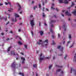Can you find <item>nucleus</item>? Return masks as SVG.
Masks as SVG:
<instances>
[{"mask_svg": "<svg viewBox=\"0 0 76 76\" xmlns=\"http://www.w3.org/2000/svg\"><path fill=\"white\" fill-rule=\"evenodd\" d=\"M18 74H19L20 75H21L22 76H24V74H23V73L20 72L18 73Z\"/></svg>", "mask_w": 76, "mask_h": 76, "instance_id": "nucleus-19", "label": "nucleus"}, {"mask_svg": "<svg viewBox=\"0 0 76 76\" xmlns=\"http://www.w3.org/2000/svg\"><path fill=\"white\" fill-rule=\"evenodd\" d=\"M30 23L32 27H33L34 25V18H33L30 21Z\"/></svg>", "mask_w": 76, "mask_h": 76, "instance_id": "nucleus-8", "label": "nucleus"}, {"mask_svg": "<svg viewBox=\"0 0 76 76\" xmlns=\"http://www.w3.org/2000/svg\"><path fill=\"white\" fill-rule=\"evenodd\" d=\"M73 61H74V62H76V53L75 54V55L74 56Z\"/></svg>", "mask_w": 76, "mask_h": 76, "instance_id": "nucleus-15", "label": "nucleus"}, {"mask_svg": "<svg viewBox=\"0 0 76 76\" xmlns=\"http://www.w3.org/2000/svg\"><path fill=\"white\" fill-rule=\"evenodd\" d=\"M21 54L22 55H24L23 53H21Z\"/></svg>", "mask_w": 76, "mask_h": 76, "instance_id": "nucleus-61", "label": "nucleus"}, {"mask_svg": "<svg viewBox=\"0 0 76 76\" xmlns=\"http://www.w3.org/2000/svg\"><path fill=\"white\" fill-rule=\"evenodd\" d=\"M8 16H9L8 18H9H9H10V15H9V14H8Z\"/></svg>", "mask_w": 76, "mask_h": 76, "instance_id": "nucleus-45", "label": "nucleus"}, {"mask_svg": "<svg viewBox=\"0 0 76 76\" xmlns=\"http://www.w3.org/2000/svg\"><path fill=\"white\" fill-rule=\"evenodd\" d=\"M58 37L59 38H60V34H58Z\"/></svg>", "mask_w": 76, "mask_h": 76, "instance_id": "nucleus-44", "label": "nucleus"}, {"mask_svg": "<svg viewBox=\"0 0 76 76\" xmlns=\"http://www.w3.org/2000/svg\"><path fill=\"white\" fill-rule=\"evenodd\" d=\"M66 24H64V26H63V28H64V31H66Z\"/></svg>", "mask_w": 76, "mask_h": 76, "instance_id": "nucleus-11", "label": "nucleus"}, {"mask_svg": "<svg viewBox=\"0 0 76 76\" xmlns=\"http://www.w3.org/2000/svg\"><path fill=\"white\" fill-rule=\"evenodd\" d=\"M75 5V4L73 2H72V4L71 5L70 7H72V6H73Z\"/></svg>", "mask_w": 76, "mask_h": 76, "instance_id": "nucleus-26", "label": "nucleus"}, {"mask_svg": "<svg viewBox=\"0 0 76 76\" xmlns=\"http://www.w3.org/2000/svg\"><path fill=\"white\" fill-rule=\"evenodd\" d=\"M31 34L32 35V36L33 37V36H34V33H33V32L31 31Z\"/></svg>", "mask_w": 76, "mask_h": 76, "instance_id": "nucleus-39", "label": "nucleus"}, {"mask_svg": "<svg viewBox=\"0 0 76 76\" xmlns=\"http://www.w3.org/2000/svg\"><path fill=\"white\" fill-rule=\"evenodd\" d=\"M21 60L22 61L21 62V63L22 64H24L25 63V58H23L22 57H21Z\"/></svg>", "mask_w": 76, "mask_h": 76, "instance_id": "nucleus-9", "label": "nucleus"}, {"mask_svg": "<svg viewBox=\"0 0 76 76\" xmlns=\"http://www.w3.org/2000/svg\"><path fill=\"white\" fill-rule=\"evenodd\" d=\"M42 4L43 6H44V3L43 1L42 2Z\"/></svg>", "mask_w": 76, "mask_h": 76, "instance_id": "nucleus-47", "label": "nucleus"}, {"mask_svg": "<svg viewBox=\"0 0 76 76\" xmlns=\"http://www.w3.org/2000/svg\"><path fill=\"white\" fill-rule=\"evenodd\" d=\"M74 47V46L73 45H72L69 46V48H72V47Z\"/></svg>", "mask_w": 76, "mask_h": 76, "instance_id": "nucleus-31", "label": "nucleus"}, {"mask_svg": "<svg viewBox=\"0 0 76 76\" xmlns=\"http://www.w3.org/2000/svg\"><path fill=\"white\" fill-rule=\"evenodd\" d=\"M1 35H4V33H1Z\"/></svg>", "mask_w": 76, "mask_h": 76, "instance_id": "nucleus-46", "label": "nucleus"}, {"mask_svg": "<svg viewBox=\"0 0 76 76\" xmlns=\"http://www.w3.org/2000/svg\"><path fill=\"white\" fill-rule=\"evenodd\" d=\"M34 3V1H32L31 2L32 4H33V3Z\"/></svg>", "mask_w": 76, "mask_h": 76, "instance_id": "nucleus-51", "label": "nucleus"}, {"mask_svg": "<svg viewBox=\"0 0 76 76\" xmlns=\"http://www.w3.org/2000/svg\"><path fill=\"white\" fill-rule=\"evenodd\" d=\"M53 27H54V26L53 25H51L50 26V27L51 28H53Z\"/></svg>", "mask_w": 76, "mask_h": 76, "instance_id": "nucleus-41", "label": "nucleus"}, {"mask_svg": "<svg viewBox=\"0 0 76 76\" xmlns=\"http://www.w3.org/2000/svg\"><path fill=\"white\" fill-rule=\"evenodd\" d=\"M74 44H75V43L73 42V43H72V45H73L74 46Z\"/></svg>", "mask_w": 76, "mask_h": 76, "instance_id": "nucleus-60", "label": "nucleus"}, {"mask_svg": "<svg viewBox=\"0 0 76 76\" xmlns=\"http://www.w3.org/2000/svg\"><path fill=\"white\" fill-rule=\"evenodd\" d=\"M57 48H58V49H59V48H60V50L62 53V54H61L60 55V56H62V55L63 54V47L62 46H61V45H60L58 46L57 47Z\"/></svg>", "mask_w": 76, "mask_h": 76, "instance_id": "nucleus-6", "label": "nucleus"}, {"mask_svg": "<svg viewBox=\"0 0 76 76\" xmlns=\"http://www.w3.org/2000/svg\"><path fill=\"white\" fill-rule=\"evenodd\" d=\"M42 16L43 18H45V15L44 14V13H42Z\"/></svg>", "mask_w": 76, "mask_h": 76, "instance_id": "nucleus-28", "label": "nucleus"}, {"mask_svg": "<svg viewBox=\"0 0 76 76\" xmlns=\"http://www.w3.org/2000/svg\"><path fill=\"white\" fill-rule=\"evenodd\" d=\"M65 4H68V0H64Z\"/></svg>", "mask_w": 76, "mask_h": 76, "instance_id": "nucleus-18", "label": "nucleus"}, {"mask_svg": "<svg viewBox=\"0 0 76 76\" xmlns=\"http://www.w3.org/2000/svg\"><path fill=\"white\" fill-rule=\"evenodd\" d=\"M56 11H57V12H58V9H56Z\"/></svg>", "mask_w": 76, "mask_h": 76, "instance_id": "nucleus-57", "label": "nucleus"}, {"mask_svg": "<svg viewBox=\"0 0 76 76\" xmlns=\"http://www.w3.org/2000/svg\"><path fill=\"white\" fill-rule=\"evenodd\" d=\"M44 25L45 26H47V24L45 23V21H44Z\"/></svg>", "mask_w": 76, "mask_h": 76, "instance_id": "nucleus-36", "label": "nucleus"}, {"mask_svg": "<svg viewBox=\"0 0 76 76\" xmlns=\"http://www.w3.org/2000/svg\"><path fill=\"white\" fill-rule=\"evenodd\" d=\"M56 67H63L62 66H58V65H56Z\"/></svg>", "mask_w": 76, "mask_h": 76, "instance_id": "nucleus-29", "label": "nucleus"}, {"mask_svg": "<svg viewBox=\"0 0 76 76\" xmlns=\"http://www.w3.org/2000/svg\"><path fill=\"white\" fill-rule=\"evenodd\" d=\"M51 9H53V10L54 9V8L53 7H51Z\"/></svg>", "mask_w": 76, "mask_h": 76, "instance_id": "nucleus-50", "label": "nucleus"}, {"mask_svg": "<svg viewBox=\"0 0 76 76\" xmlns=\"http://www.w3.org/2000/svg\"><path fill=\"white\" fill-rule=\"evenodd\" d=\"M12 10H13V8H9L8 9V12H12Z\"/></svg>", "mask_w": 76, "mask_h": 76, "instance_id": "nucleus-14", "label": "nucleus"}, {"mask_svg": "<svg viewBox=\"0 0 76 76\" xmlns=\"http://www.w3.org/2000/svg\"><path fill=\"white\" fill-rule=\"evenodd\" d=\"M67 55H65V57H64V59H66V58H67Z\"/></svg>", "mask_w": 76, "mask_h": 76, "instance_id": "nucleus-32", "label": "nucleus"}, {"mask_svg": "<svg viewBox=\"0 0 76 76\" xmlns=\"http://www.w3.org/2000/svg\"><path fill=\"white\" fill-rule=\"evenodd\" d=\"M53 43L52 44V45H55V43L54 41H52Z\"/></svg>", "mask_w": 76, "mask_h": 76, "instance_id": "nucleus-35", "label": "nucleus"}, {"mask_svg": "<svg viewBox=\"0 0 76 76\" xmlns=\"http://www.w3.org/2000/svg\"><path fill=\"white\" fill-rule=\"evenodd\" d=\"M54 4H52V6H54Z\"/></svg>", "mask_w": 76, "mask_h": 76, "instance_id": "nucleus-64", "label": "nucleus"}, {"mask_svg": "<svg viewBox=\"0 0 76 76\" xmlns=\"http://www.w3.org/2000/svg\"><path fill=\"white\" fill-rule=\"evenodd\" d=\"M33 67L34 68H35V67H37V64H33Z\"/></svg>", "mask_w": 76, "mask_h": 76, "instance_id": "nucleus-27", "label": "nucleus"}, {"mask_svg": "<svg viewBox=\"0 0 76 76\" xmlns=\"http://www.w3.org/2000/svg\"><path fill=\"white\" fill-rule=\"evenodd\" d=\"M39 32L40 35H43V33H44V31H39Z\"/></svg>", "mask_w": 76, "mask_h": 76, "instance_id": "nucleus-17", "label": "nucleus"}, {"mask_svg": "<svg viewBox=\"0 0 76 76\" xmlns=\"http://www.w3.org/2000/svg\"><path fill=\"white\" fill-rule=\"evenodd\" d=\"M8 40H9V39L8 38V39H6V41H7Z\"/></svg>", "mask_w": 76, "mask_h": 76, "instance_id": "nucleus-63", "label": "nucleus"}, {"mask_svg": "<svg viewBox=\"0 0 76 76\" xmlns=\"http://www.w3.org/2000/svg\"><path fill=\"white\" fill-rule=\"evenodd\" d=\"M50 32H52V34H54V32H53V30H52L51 29V28H50Z\"/></svg>", "mask_w": 76, "mask_h": 76, "instance_id": "nucleus-33", "label": "nucleus"}, {"mask_svg": "<svg viewBox=\"0 0 76 76\" xmlns=\"http://www.w3.org/2000/svg\"><path fill=\"white\" fill-rule=\"evenodd\" d=\"M72 13L75 16H76V10L75 9V11L72 12Z\"/></svg>", "mask_w": 76, "mask_h": 76, "instance_id": "nucleus-13", "label": "nucleus"}, {"mask_svg": "<svg viewBox=\"0 0 76 76\" xmlns=\"http://www.w3.org/2000/svg\"><path fill=\"white\" fill-rule=\"evenodd\" d=\"M54 17H55V18H56V15H54Z\"/></svg>", "mask_w": 76, "mask_h": 76, "instance_id": "nucleus-62", "label": "nucleus"}, {"mask_svg": "<svg viewBox=\"0 0 76 76\" xmlns=\"http://www.w3.org/2000/svg\"><path fill=\"white\" fill-rule=\"evenodd\" d=\"M55 22H56V21L55 20H51L50 22V24H51L52 23H55Z\"/></svg>", "mask_w": 76, "mask_h": 76, "instance_id": "nucleus-16", "label": "nucleus"}, {"mask_svg": "<svg viewBox=\"0 0 76 76\" xmlns=\"http://www.w3.org/2000/svg\"><path fill=\"white\" fill-rule=\"evenodd\" d=\"M70 41H69L67 43V44L66 45V47H67V46H68V45H69V43H70Z\"/></svg>", "mask_w": 76, "mask_h": 76, "instance_id": "nucleus-25", "label": "nucleus"}, {"mask_svg": "<svg viewBox=\"0 0 76 76\" xmlns=\"http://www.w3.org/2000/svg\"><path fill=\"white\" fill-rule=\"evenodd\" d=\"M61 71V69H58L56 70V72H60V71Z\"/></svg>", "mask_w": 76, "mask_h": 76, "instance_id": "nucleus-24", "label": "nucleus"}, {"mask_svg": "<svg viewBox=\"0 0 76 76\" xmlns=\"http://www.w3.org/2000/svg\"><path fill=\"white\" fill-rule=\"evenodd\" d=\"M62 12L63 13L64 12H65V10H63L62 11Z\"/></svg>", "mask_w": 76, "mask_h": 76, "instance_id": "nucleus-58", "label": "nucleus"}, {"mask_svg": "<svg viewBox=\"0 0 76 76\" xmlns=\"http://www.w3.org/2000/svg\"><path fill=\"white\" fill-rule=\"evenodd\" d=\"M33 17H34V16L32 15H31L30 16V18H33Z\"/></svg>", "mask_w": 76, "mask_h": 76, "instance_id": "nucleus-37", "label": "nucleus"}, {"mask_svg": "<svg viewBox=\"0 0 76 76\" xmlns=\"http://www.w3.org/2000/svg\"><path fill=\"white\" fill-rule=\"evenodd\" d=\"M43 11H44V8L43 7Z\"/></svg>", "mask_w": 76, "mask_h": 76, "instance_id": "nucleus-59", "label": "nucleus"}, {"mask_svg": "<svg viewBox=\"0 0 76 76\" xmlns=\"http://www.w3.org/2000/svg\"><path fill=\"white\" fill-rule=\"evenodd\" d=\"M63 73H64V72H63V71H61V74H62L61 75H60V76H62V75H63Z\"/></svg>", "mask_w": 76, "mask_h": 76, "instance_id": "nucleus-38", "label": "nucleus"}, {"mask_svg": "<svg viewBox=\"0 0 76 76\" xmlns=\"http://www.w3.org/2000/svg\"><path fill=\"white\" fill-rule=\"evenodd\" d=\"M58 1H59V3H63V1L61 0H58Z\"/></svg>", "mask_w": 76, "mask_h": 76, "instance_id": "nucleus-34", "label": "nucleus"}, {"mask_svg": "<svg viewBox=\"0 0 76 76\" xmlns=\"http://www.w3.org/2000/svg\"><path fill=\"white\" fill-rule=\"evenodd\" d=\"M37 7V6H36L34 7V9L35 10V9H36Z\"/></svg>", "mask_w": 76, "mask_h": 76, "instance_id": "nucleus-43", "label": "nucleus"}, {"mask_svg": "<svg viewBox=\"0 0 76 76\" xmlns=\"http://www.w3.org/2000/svg\"><path fill=\"white\" fill-rule=\"evenodd\" d=\"M69 38L70 39H71V38H72V36H71V34H69Z\"/></svg>", "mask_w": 76, "mask_h": 76, "instance_id": "nucleus-21", "label": "nucleus"}, {"mask_svg": "<svg viewBox=\"0 0 76 76\" xmlns=\"http://www.w3.org/2000/svg\"><path fill=\"white\" fill-rule=\"evenodd\" d=\"M5 4H6V5H7V4H9L10 5V2H8V3H7L6 2H5Z\"/></svg>", "mask_w": 76, "mask_h": 76, "instance_id": "nucleus-23", "label": "nucleus"}, {"mask_svg": "<svg viewBox=\"0 0 76 76\" xmlns=\"http://www.w3.org/2000/svg\"><path fill=\"white\" fill-rule=\"evenodd\" d=\"M37 44H39V45H40V44H42V47H44L46 46V45H47L48 44V40H46L44 42H42L41 40H40L38 42H37Z\"/></svg>", "mask_w": 76, "mask_h": 76, "instance_id": "nucleus-1", "label": "nucleus"}, {"mask_svg": "<svg viewBox=\"0 0 76 76\" xmlns=\"http://www.w3.org/2000/svg\"><path fill=\"white\" fill-rule=\"evenodd\" d=\"M65 43V41H64L63 42V44L64 45V43Z\"/></svg>", "mask_w": 76, "mask_h": 76, "instance_id": "nucleus-48", "label": "nucleus"}, {"mask_svg": "<svg viewBox=\"0 0 76 76\" xmlns=\"http://www.w3.org/2000/svg\"><path fill=\"white\" fill-rule=\"evenodd\" d=\"M10 54L11 55H12V56H17V57L16 58V60H18V58H19V55L18 54H15V52L14 51H12L11 52Z\"/></svg>", "mask_w": 76, "mask_h": 76, "instance_id": "nucleus-3", "label": "nucleus"}, {"mask_svg": "<svg viewBox=\"0 0 76 76\" xmlns=\"http://www.w3.org/2000/svg\"><path fill=\"white\" fill-rule=\"evenodd\" d=\"M22 11H21L20 12V14H22Z\"/></svg>", "mask_w": 76, "mask_h": 76, "instance_id": "nucleus-54", "label": "nucleus"}, {"mask_svg": "<svg viewBox=\"0 0 76 76\" xmlns=\"http://www.w3.org/2000/svg\"><path fill=\"white\" fill-rule=\"evenodd\" d=\"M11 47H12L11 46H10L9 48H8L7 49V52H8V51H10V49L11 48Z\"/></svg>", "mask_w": 76, "mask_h": 76, "instance_id": "nucleus-20", "label": "nucleus"}, {"mask_svg": "<svg viewBox=\"0 0 76 76\" xmlns=\"http://www.w3.org/2000/svg\"><path fill=\"white\" fill-rule=\"evenodd\" d=\"M65 15L66 16H71V14L68 12L67 11L66 12H65Z\"/></svg>", "mask_w": 76, "mask_h": 76, "instance_id": "nucleus-10", "label": "nucleus"}, {"mask_svg": "<svg viewBox=\"0 0 76 76\" xmlns=\"http://www.w3.org/2000/svg\"><path fill=\"white\" fill-rule=\"evenodd\" d=\"M61 15L62 16H63V17H64V15L63 14L61 13Z\"/></svg>", "mask_w": 76, "mask_h": 76, "instance_id": "nucleus-52", "label": "nucleus"}, {"mask_svg": "<svg viewBox=\"0 0 76 76\" xmlns=\"http://www.w3.org/2000/svg\"><path fill=\"white\" fill-rule=\"evenodd\" d=\"M70 73H73L75 75H76V69H75L74 67L71 68Z\"/></svg>", "mask_w": 76, "mask_h": 76, "instance_id": "nucleus-4", "label": "nucleus"}, {"mask_svg": "<svg viewBox=\"0 0 76 76\" xmlns=\"http://www.w3.org/2000/svg\"><path fill=\"white\" fill-rule=\"evenodd\" d=\"M42 56V53H41L40 55V58H39V60L40 62H41L42 60H44L45 59H49V58H50V57H47L45 58V57H43L42 58H41V57Z\"/></svg>", "mask_w": 76, "mask_h": 76, "instance_id": "nucleus-2", "label": "nucleus"}, {"mask_svg": "<svg viewBox=\"0 0 76 76\" xmlns=\"http://www.w3.org/2000/svg\"><path fill=\"white\" fill-rule=\"evenodd\" d=\"M52 37L53 38H54V35H52Z\"/></svg>", "mask_w": 76, "mask_h": 76, "instance_id": "nucleus-49", "label": "nucleus"}, {"mask_svg": "<svg viewBox=\"0 0 76 76\" xmlns=\"http://www.w3.org/2000/svg\"><path fill=\"white\" fill-rule=\"evenodd\" d=\"M4 20H5V21H6V20H7V18H5Z\"/></svg>", "mask_w": 76, "mask_h": 76, "instance_id": "nucleus-56", "label": "nucleus"}, {"mask_svg": "<svg viewBox=\"0 0 76 76\" xmlns=\"http://www.w3.org/2000/svg\"><path fill=\"white\" fill-rule=\"evenodd\" d=\"M18 43L19 44V45H22V44L21 43V42L20 41H18Z\"/></svg>", "mask_w": 76, "mask_h": 76, "instance_id": "nucleus-22", "label": "nucleus"}, {"mask_svg": "<svg viewBox=\"0 0 76 76\" xmlns=\"http://www.w3.org/2000/svg\"><path fill=\"white\" fill-rule=\"evenodd\" d=\"M15 63V62H14L11 65L12 68L13 69V70L15 69V68H16V66H17V65H16Z\"/></svg>", "mask_w": 76, "mask_h": 76, "instance_id": "nucleus-7", "label": "nucleus"}, {"mask_svg": "<svg viewBox=\"0 0 76 76\" xmlns=\"http://www.w3.org/2000/svg\"><path fill=\"white\" fill-rule=\"evenodd\" d=\"M52 67V65H50V66H49V69H51V68Z\"/></svg>", "mask_w": 76, "mask_h": 76, "instance_id": "nucleus-30", "label": "nucleus"}, {"mask_svg": "<svg viewBox=\"0 0 76 76\" xmlns=\"http://www.w3.org/2000/svg\"><path fill=\"white\" fill-rule=\"evenodd\" d=\"M21 31V30H20V29H19L18 30V31L19 32H20V31Z\"/></svg>", "mask_w": 76, "mask_h": 76, "instance_id": "nucleus-55", "label": "nucleus"}, {"mask_svg": "<svg viewBox=\"0 0 76 76\" xmlns=\"http://www.w3.org/2000/svg\"><path fill=\"white\" fill-rule=\"evenodd\" d=\"M14 16L15 17V20H14V19L13 18L11 19V20L12 22H16V18H19V16L18 14L16 13H15L14 14Z\"/></svg>", "mask_w": 76, "mask_h": 76, "instance_id": "nucleus-5", "label": "nucleus"}, {"mask_svg": "<svg viewBox=\"0 0 76 76\" xmlns=\"http://www.w3.org/2000/svg\"><path fill=\"white\" fill-rule=\"evenodd\" d=\"M10 23L9 21H8V22L6 23V25H7L8 24H9Z\"/></svg>", "mask_w": 76, "mask_h": 76, "instance_id": "nucleus-42", "label": "nucleus"}, {"mask_svg": "<svg viewBox=\"0 0 76 76\" xmlns=\"http://www.w3.org/2000/svg\"><path fill=\"white\" fill-rule=\"evenodd\" d=\"M24 47H25V48H26V49H27V45H24Z\"/></svg>", "mask_w": 76, "mask_h": 76, "instance_id": "nucleus-40", "label": "nucleus"}, {"mask_svg": "<svg viewBox=\"0 0 76 76\" xmlns=\"http://www.w3.org/2000/svg\"><path fill=\"white\" fill-rule=\"evenodd\" d=\"M39 8H41V5L40 4H39Z\"/></svg>", "mask_w": 76, "mask_h": 76, "instance_id": "nucleus-53", "label": "nucleus"}, {"mask_svg": "<svg viewBox=\"0 0 76 76\" xmlns=\"http://www.w3.org/2000/svg\"><path fill=\"white\" fill-rule=\"evenodd\" d=\"M18 4V7H19V8L18 9V11H19V10H20V9H21V6H20V5H19V4Z\"/></svg>", "mask_w": 76, "mask_h": 76, "instance_id": "nucleus-12", "label": "nucleus"}]
</instances>
